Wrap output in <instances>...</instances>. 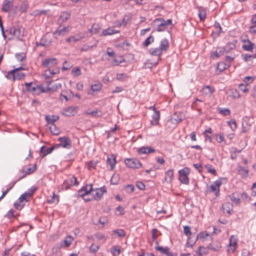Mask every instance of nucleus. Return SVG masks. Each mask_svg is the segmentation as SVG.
<instances>
[{
  "label": "nucleus",
  "mask_w": 256,
  "mask_h": 256,
  "mask_svg": "<svg viewBox=\"0 0 256 256\" xmlns=\"http://www.w3.org/2000/svg\"><path fill=\"white\" fill-rule=\"evenodd\" d=\"M32 83H25L26 90L30 92H34V91L35 90L36 86H32Z\"/></svg>",
  "instance_id": "obj_54"
},
{
  "label": "nucleus",
  "mask_w": 256,
  "mask_h": 256,
  "mask_svg": "<svg viewBox=\"0 0 256 256\" xmlns=\"http://www.w3.org/2000/svg\"><path fill=\"white\" fill-rule=\"evenodd\" d=\"M198 16L200 21H204L206 18V12L204 10H198Z\"/></svg>",
  "instance_id": "obj_50"
},
{
  "label": "nucleus",
  "mask_w": 256,
  "mask_h": 256,
  "mask_svg": "<svg viewBox=\"0 0 256 256\" xmlns=\"http://www.w3.org/2000/svg\"><path fill=\"white\" fill-rule=\"evenodd\" d=\"M36 169V164H34L32 168H30L26 170L25 172L24 170H20V172L22 173L23 174L22 176H20L18 180L17 181H18L20 180L21 179L24 178L26 175L27 174H30L32 173H33Z\"/></svg>",
  "instance_id": "obj_19"
},
{
  "label": "nucleus",
  "mask_w": 256,
  "mask_h": 256,
  "mask_svg": "<svg viewBox=\"0 0 256 256\" xmlns=\"http://www.w3.org/2000/svg\"><path fill=\"white\" fill-rule=\"evenodd\" d=\"M160 119V111H156L152 115V120L150 122V124L152 126H156L159 124Z\"/></svg>",
  "instance_id": "obj_21"
},
{
  "label": "nucleus",
  "mask_w": 256,
  "mask_h": 256,
  "mask_svg": "<svg viewBox=\"0 0 256 256\" xmlns=\"http://www.w3.org/2000/svg\"><path fill=\"white\" fill-rule=\"evenodd\" d=\"M28 8V4L27 1H23L20 8V10L22 12H25L27 11Z\"/></svg>",
  "instance_id": "obj_44"
},
{
  "label": "nucleus",
  "mask_w": 256,
  "mask_h": 256,
  "mask_svg": "<svg viewBox=\"0 0 256 256\" xmlns=\"http://www.w3.org/2000/svg\"><path fill=\"white\" fill-rule=\"evenodd\" d=\"M202 92L203 94L210 96L214 92V88L209 86H206L202 88Z\"/></svg>",
  "instance_id": "obj_24"
},
{
  "label": "nucleus",
  "mask_w": 256,
  "mask_h": 256,
  "mask_svg": "<svg viewBox=\"0 0 256 256\" xmlns=\"http://www.w3.org/2000/svg\"><path fill=\"white\" fill-rule=\"evenodd\" d=\"M24 35V28L20 26H14V36H16L18 40H22Z\"/></svg>",
  "instance_id": "obj_16"
},
{
  "label": "nucleus",
  "mask_w": 256,
  "mask_h": 256,
  "mask_svg": "<svg viewBox=\"0 0 256 256\" xmlns=\"http://www.w3.org/2000/svg\"><path fill=\"white\" fill-rule=\"evenodd\" d=\"M82 38H83V37L76 38L74 36H72L67 38L66 39V42H70L72 41L74 42H77L80 40Z\"/></svg>",
  "instance_id": "obj_58"
},
{
  "label": "nucleus",
  "mask_w": 256,
  "mask_h": 256,
  "mask_svg": "<svg viewBox=\"0 0 256 256\" xmlns=\"http://www.w3.org/2000/svg\"><path fill=\"white\" fill-rule=\"evenodd\" d=\"M124 190L128 193H132L134 190V186L132 184H128L125 186Z\"/></svg>",
  "instance_id": "obj_59"
},
{
  "label": "nucleus",
  "mask_w": 256,
  "mask_h": 256,
  "mask_svg": "<svg viewBox=\"0 0 256 256\" xmlns=\"http://www.w3.org/2000/svg\"><path fill=\"white\" fill-rule=\"evenodd\" d=\"M236 42L237 41L236 40H233L231 42L227 43L224 46L222 47L224 50L225 52L228 53L231 50L235 49Z\"/></svg>",
  "instance_id": "obj_20"
},
{
  "label": "nucleus",
  "mask_w": 256,
  "mask_h": 256,
  "mask_svg": "<svg viewBox=\"0 0 256 256\" xmlns=\"http://www.w3.org/2000/svg\"><path fill=\"white\" fill-rule=\"evenodd\" d=\"M172 120L174 122L178 124L181 122L183 120V118H182V116H178L176 113H174L172 116Z\"/></svg>",
  "instance_id": "obj_48"
},
{
  "label": "nucleus",
  "mask_w": 256,
  "mask_h": 256,
  "mask_svg": "<svg viewBox=\"0 0 256 256\" xmlns=\"http://www.w3.org/2000/svg\"><path fill=\"white\" fill-rule=\"evenodd\" d=\"M196 252L198 254L199 256H202L208 254V249L204 246H200L196 250Z\"/></svg>",
  "instance_id": "obj_39"
},
{
  "label": "nucleus",
  "mask_w": 256,
  "mask_h": 256,
  "mask_svg": "<svg viewBox=\"0 0 256 256\" xmlns=\"http://www.w3.org/2000/svg\"><path fill=\"white\" fill-rule=\"evenodd\" d=\"M174 176V172L172 170H169L165 172L164 180L167 182H171Z\"/></svg>",
  "instance_id": "obj_33"
},
{
  "label": "nucleus",
  "mask_w": 256,
  "mask_h": 256,
  "mask_svg": "<svg viewBox=\"0 0 256 256\" xmlns=\"http://www.w3.org/2000/svg\"><path fill=\"white\" fill-rule=\"evenodd\" d=\"M56 74V72H54L52 70H50V69H48L46 70L44 72V74L46 75V78H50V76L54 75Z\"/></svg>",
  "instance_id": "obj_64"
},
{
  "label": "nucleus",
  "mask_w": 256,
  "mask_h": 256,
  "mask_svg": "<svg viewBox=\"0 0 256 256\" xmlns=\"http://www.w3.org/2000/svg\"><path fill=\"white\" fill-rule=\"evenodd\" d=\"M70 18V14L66 12H64L60 16V20H61L62 22H64L66 20H68Z\"/></svg>",
  "instance_id": "obj_49"
},
{
  "label": "nucleus",
  "mask_w": 256,
  "mask_h": 256,
  "mask_svg": "<svg viewBox=\"0 0 256 256\" xmlns=\"http://www.w3.org/2000/svg\"><path fill=\"white\" fill-rule=\"evenodd\" d=\"M60 147V145L55 144L53 146L46 149L45 146H42L40 149V152L42 154V157L46 156L47 154H50L54 150Z\"/></svg>",
  "instance_id": "obj_13"
},
{
  "label": "nucleus",
  "mask_w": 256,
  "mask_h": 256,
  "mask_svg": "<svg viewBox=\"0 0 256 256\" xmlns=\"http://www.w3.org/2000/svg\"><path fill=\"white\" fill-rule=\"evenodd\" d=\"M36 190V188L32 187L26 192L21 194L14 204V208L18 210H21L24 206L25 204L29 201L30 198L32 196Z\"/></svg>",
  "instance_id": "obj_1"
},
{
  "label": "nucleus",
  "mask_w": 256,
  "mask_h": 256,
  "mask_svg": "<svg viewBox=\"0 0 256 256\" xmlns=\"http://www.w3.org/2000/svg\"><path fill=\"white\" fill-rule=\"evenodd\" d=\"M120 31L119 30H115L109 27L106 30H102V34H100V36H110L112 35L115 34L119 33Z\"/></svg>",
  "instance_id": "obj_25"
},
{
  "label": "nucleus",
  "mask_w": 256,
  "mask_h": 256,
  "mask_svg": "<svg viewBox=\"0 0 256 256\" xmlns=\"http://www.w3.org/2000/svg\"><path fill=\"white\" fill-rule=\"evenodd\" d=\"M242 56L245 62H248L252 58H256V54H243Z\"/></svg>",
  "instance_id": "obj_46"
},
{
  "label": "nucleus",
  "mask_w": 256,
  "mask_h": 256,
  "mask_svg": "<svg viewBox=\"0 0 256 256\" xmlns=\"http://www.w3.org/2000/svg\"><path fill=\"white\" fill-rule=\"evenodd\" d=\"M224 50L222 48H219L218 50L212 52L211 56L212 58H219L220 56L223 55L224 54L225 52Z\"/></svg>",
  "instance_id": "obj_35"
},
{
  "label": "nucleus",
  "mask_w": 256,
  "mask_h": 256,
  "mask_svg": "<svg viewBox=\"0 0 256 256\" xmlns=\"http://www.w3.org/2000/svg\"><path fill=\"white\" fill-rule=\"evenodd\" d=\"M154 22L158 23L156 30L158 32H163L167 28L168 26L172 24V20L168 19L166 20L162 18H158L154 20Z\"/></svg>",
  "instance_id": "obj_3"
},
{
  "label": "nucleus",
  "mask_w": 256,
  "mask_h": 256,
  "mask_svg": "<svg viewBox=\"0 0 256 256\" xmlns=\"http://www.w3.org/2000/svg\"><path fill=\"white\" fill-rule=\"evenodd\" d=\"M238 246V240L234 236H230L229 240V244L228 248V252L229 253L234 252Z\"/></svg>",
  "instance_id": "obj_9"
},
{
  "label": "nucleus",
  "mask_w": 256,
  "mask_h": 256,
  "mask_svg": "<svg viewBox=\"0 0 256 256\" xmlns=\"http://www.w3.org/2000/svg\"><path fill=\"white\" fill-rule=\"evenodd\" d=\"M156 150L152 147L142 146L138 150V152L140 154H148L155 152Z\"/></svg>",
  "instance_id": "obj_18"
},
{
  "label": "nucleus",
  "mask_w": 256,
  "mask_h": 256,
  "mask_svg": "<svg viewBox=\"0 0 256 256\" xmlns=\"http://www.w3.org/2000/svg\"><path fill=\"white\" fill-rule=\"evenodd\" d=\"M106 192V188L104 186L96 189L92 188L91 191L92 194V199L95 200H100L102 198L104 194Z\"/></svg>",
  "instance_id": "obj_6"
},
{
  "label": "nucleus",
  "mask_w": 256,
  "mask_h": 256,
  "mask_svg": "<svg viewBox=\"0 0 256 256\" xmlns=\"http://www.w3.org/2000/svg\"><path fill=\"white\" fill-rule=\"evenodd\" d=\"M116 164V157L113 155L110 156H108L107 157L106 164L110 166V169L112 170L114 169L115 164Z\"/></svg>",
  "instance_id": "obj_31"
},
{
  "label": "nucleus",
  "mask_w": 256,
  "mask_h": 256,
  "mask_svg": "<svg viewBox=\"0 0 256 256\" xmlns=\"http://www.w3.org/2000/svg\"><path fill=\"white\" fill-rule=\"evenodd\" d=\"M154 42V37L152 35H150L143 42L142 46L144 47H147Z\"/></svg>",
  "instance_id": "obj_42"
},
{
  "label": "nucleus",
  "mask_w": 256,
  "mask_h": 256,
  "mask_svg": "<svg viewBox=\"0 0 256 256\" xmlns=\"http://www.w3.org/2000/svg\"><path fill=\"white\" fill-rule=\"evenodd\" d=\"M72 241V238L68 236L66 237L65 239L62 240L60 244L62 246V247H68L71 244Z\"/></svg>",
  "instance_id": "obj_32"
},
{
  "label": "nucleus",
  "mask_w": 256,
  "mask_h": 256,
  "mask_svg": "<svg viewBox=\"0 0 256 256\" xmlns=\"http://www.w3.org/2000/svg\"><path fill=\"white\" fill-rule=\"evenodd\" d=\"M219 112L225 116H228L230 113V110L228 108H220Z\"/></svg>",
  "instance_id": "obj_60"
},
{
  "label": "nucleus",
  "mask_w": 256,
  "mask_h": 256,
  "mask_svg": "<svg viewBox=\"0 0 256 256\" xmlns=\"http://www.w3.org/2000/svg\"><path fill=\"white\" fill-rule=\"evenodd\" d=\"M230 200L234 203L238 204L240 203V198H236L234 196V194H232L230 196Z\"/></svg>",
  "instance_id": "obj_63"
},
{
  "label": "nucleus",
  "mask_w": 256,
  "mask_h": 256,
  "mask_svg": "<svg viewBox=\"0 0 256 256\" xmlns=\"http://www.w3.org/2000/svg\"><path fill=\"white\" fill-rule=\"evenodd\" d=\"M254 44L250 42L248 39H246V43L242 45V48L246 51H252Z\"/></svg>",
  "instance_id": "obj_29"
},
{
  "label": "nucleus",
  "mask_w": 256,
  "mask_h": 256,
  "mask_svg": "<svg viewBox=\"0 0 256 256\" xmlns=\"http://www.w3.org/2000/svg\"><path fill=\"white\" fill-rule=\"evenodd\" d=\"M68 31V28L64 27L61 29L58 28L54 32L53 34L54 36L56 38H57V36H64Z\"/></svg>",
  "instance_id": "obj_27"
},
{
  "label": "nucleus",
  "mask_w": 256,
  "mask_h": 256,
  "mask_svg": "<svg viewBox=\"0 0 256 256\" xmlns=\"http://www.w3.org/2000/svg\"><path fill=\"white\" fill-rule=\"evenodd\" d=\"M100 28L98 24H94L92 26L90 30V32L92 34H96L99 32Z\"/></svg>",
  "instance_id": "obj_47"
},
{
  "label": "nucleus",
  "mask_w": 256,
  "mask_h": 256,
  "mask_svg": "<svg viewBox=\"0 0 256 256\" xmlns=\"http://www.w3.org/2000/svg\"><path fill=\"white\" fill-rule=\"evenodd\" d=\"M155 248L157 250L160 252L162 254H166V253L168 252V250H169V248L168 247L164 248L158 246H156Z\"/></svg>",
  "instance_id": "obj_55"
},
{
  "label": "nucleus",
  "mask_w": 256,
  "mask_h": 256,
  "mask_svg": "<svg viewBox=\"0 0 256 256\" xmlns=\"http://www.w3.org/2000/svg\"><path fill=\"white\" fill-rule=\"evenodd\" d=\"M206 168L209 173L212 174L214 176L216 175V171L214 168H212V165L207 164L206 166Z\"/></svg>",
  "instance_id": "obj_53"
},
{
  "label": "nucleus",
  "mask_w": 256,
  "mask_h": 256,
  "mask_svg": "<svg viewBox=\"0 0 256 256\" xmlns=\"http://www.w3.org/2000/svg\"><path fill=\"white\" fill-rule=\"evenodd\" d=\"M58 140L60 142L58 144L60 146L67 149H70L72 148V140L66 136L60 137L58 138Z\"/></svg>",
  "instance_id": "obj_10"
},
{
  "label": "nucleus",
  "mask_w": 256,
  "mask_h": 256,
  "mask_svg": "<svg viewBox=\"0 0 256 256\" xmlns=\"http://www.w3.org/2000/svg\"><path fill=\"white\" fill-rule=\"evenodd\" d=\"M238 171L242 175V178H246L248 176V170L240 166H238Z\"/></svg>",
  "instance_id": "obj_37"
},
{
  "label": "nucleus",
  "mask_w": 256,
  "mask_h": 256,
  "mask_svg": "<svg viewBox=\"0 0 256 256\" xmlns=\"http://www.w3.org/2000/svg\"><path fill=\"white\" fill-rule=\"evenodd\" d=\"M222 184V181L220 180H217L215 181L214 184L210 185L206 191V192H214L215 196L218 197L219 196L220 192V188Z\"/></svg>",
  "instance_id": "obj_7"
},
{
  "label": "nucleus",
  "mask_w": 256,
  "mask_h": 256,
  "mask_svg": "<svg viewBox=\"0 0 256 256\" xmlns=\"http://www.w3.org/2000/svg\"><path fill=\"white\" fill-rule=\"evenodd\" d=\"M58 119L59 116L56 115H46V120L49 124H54V122L58 120Z\"/></svg>",
  "instance_id": "obj_28"
},
{
  "label": "nucleus",
  "mask_w": 256,
  "mask_h": 256,
  "mask_svg": "<svg viewBox=\"0 0 256 256\" xmlns=\"http://www.w3.org/2000/svg\"><path fill=\"white\" fill-rule=\"evenodd\" d=\"M124 163L126 166L133 169H138L142 166V164L140 162L134 158H126Z\"/></svg>",
  "instance_id": "obj_5"
},
{
  "label": "nucleus",
  "mask_w": 256,
  "mask_h": 256,
  "mask_svg": "<svg viewBox=\"0 0 256 256\" xmlns=\"http://www.w3.org/2000/svg\"><path fill=\"white\" fill-rule=\"evenodd\" d=\"M57 64V60L56 58H46L42 61V65L46 68H52Z\"/></svg>",
  "instance_id": "obj_11"
},
{
  "label": "nucleus",
  "mask_w": 256,
  "mask_h": 256,
  "mask_svg": "<svg viewBox=\"0 0 256 256\" xmlns=\"http://www.w3.org/2000/svg\"><path fill=\"white\" fill-rule=\"evenodd\" d=\"M163 52H166L169 48V42L167 38H162L160 42L158 47Z\"/></svg>",
  "instance_id": "obj_22"
},
{
  "label": "nucleus",
  "mask_w": 256,
  "mask_h": 256,
  "mask_svg": "<svg viewBox=\"0 0 256 256\" xmlns=\"http://www.w3.org/2000/svg\"><path fill=\"white\" fill-rule=\"evenodd\" d=\"M228 123L232 130L234 131L236 128V122L234 119H232L230 121L228 122Z\"/></svg>",
  "instance_id": "obj_57"
},
{
  "label": "nucleus",
  "mask_w": 256,
  "mask_h": 256,
  "mask_svg": "<svg viewBox=\"0 0 256 256\" xmlns=\"http://www.w3.org/2000/svg\"><path fill=\"white\" fill-rule=\"evenodd\" d=\"M184 234L188 237V240L187 241V245L190 247L192 246L195 243L196 240L194 242H190V238L189 236L192 234L191 231H190V228L188 226H184Z\"/></svg>",
  "instance_id": "obj_14"
},
{
  "label": "nucleus",
  "mask_w": 256,
  "mask_h": 256,
  "mask_svg": "<svg viewBox=\"0 0 256 256\" xmlns=\"http://www.w3.org/2000/svg\"><path fill=\"white\" fill-rule=\"evenodd\" d=\"M92 190V184H87L83 186L80 190H79L76 193L77 198H82L84 200L87 202L92 200V199H86L85 196H87Z\"/></svg>",
  "instance_id": "obj_2"
},
{
  "label": "nucleus",
  "mask_w": 256,
  "mask_h": 256,
  "mask_svg": "<svg viewBox=\"0 0 256 256\" xmlns=\"http://www.w3.org/2000/svg\"><path fill=\"white\" fill-rule=\"evenodd\" d=\"M163 52L159 48H151L149 50V53L154 56H160Z\"/></svg>",
  "instance_id": "obj_34"
},
{
  "label": "nucleus",
  "mask_w": 256,
  "mask_h": 256,
  "mask_svg": "<svg viewBox=\"0 0 256 256\" xmlns=\"http://www.w3.org/2000/svg\"><path fill=\"white\" fill-rule=\"evenodd\" d=\"M190 173V169L188 167H185L180 170L178 171L180 181L184 184H188L189 183V180L188 176Z\"/></svg>",
  "instance_id": "obj_4"
},
{
  "label": "nucleus",
  "mask_w": 256,
  "mask_h": 256,
  "mask_svg": "<svg viewBox=\"0 0 256 256\" xmlns=\"http://www.w3.org/2000/svg\"><path fill=\"white\" fill-rule=\"evenodd\" d=\"M50 130L54 135H58L60 132V130L56 126L55 124H50Z\"/></svg>",
  "instance_id": "obj_38"
},
{
  "label": "nucleus",
  "mask_w": 256,
  "mask_h": 256,
  "mask_svg": "<svg viewBox=\"0 0 256 256\" xmlns=\"http://www.w3.org/2000/svg\"><path fill=\"white\" fill-rule=\"evenodd\" d=\"M46 37H42L40 42L36 43V46H46L48 45V43H46V42H45Z\"/></svg>",
  "instance_id": "obj_61"
},
{
  "label": "nucleus",
  "mask_w": 256,
  "mask_h": 256,
  "mask_svg": "<svg viewBox=\"0 0 256 256\" xmlns=\"http://www.w3.org/2000/svg\"><path fill=\"white\" fill-rule=\"evenodd\" d=\"M209 236H210V234L208 233L206 231H203V232H200V234L197 235L196 240L198 238L204 239V238H206V237Z\"/></svg>",
  "instance_id": "obj_51"
},
{
  "label": "nucleus",
  "mask_w": 256,
  "mask_h": 256,
  "mask_svg": "<svg viewBox=\"0 0 256 256\" xmlns=\"http://www.w3.org/2000/svg\"><path fill=\"white\" fill-rule=\"evenodd\" d=\"M16 70L14 69L9 71L6 75V77L8 80H16Z\"/></svg>",
  "instance_id": "obj_43"
},
{
  "label": "nucleus",
  "mask_w": 256,
  "mask_h": 256,
  "mask_svg": "<svg viewBox=\"0 0 256 256\" xmlns=\"http://www.w3.org/2000/svg\"><path fill=\"white\" fill-rule=\"evenodd\" d=\"M64 183L68 185V186H66V188L72 186H77L78 184L77 178L75 176H72L68 180H66Z\"/></svg>",
  "instance_id": "obj_26"
},
{
  "label": "nucleus",
  "mask_w": 256,
  "mask_h": 256,
  "mask_svg": "<svg viewBox=\"0 0 256 256\" xmlns=\"http://www.w3.org/2000/svg\"><path fill=\"white\" fill-rule=\"evenodd\" d=\"M224 212H226L229 214H231L233 212L232 205L228 202L224 203L222 206Z\"/></svg>",
  "instance_id": "obj_23"
},
{
  "label": "nucleus",
  "mask_w": 256,
  "mask_h": 256,
  "mask_svg": "<svg viewBox=\"0 0 256 256\" xmlns=\"http://www.w3.org/2000/svg\"><path fill=\"white\" fill-rule=\"evenodd\" d=\"M222 248L220 242L214 241L208 246V248L214 252L218 251Z\"/></svg>",
  "instance_id": "obj_15"
},
{
  "label": "nucleus",
  "mask_w": 256,
  "mask_h": 256,
  "mask_svg": "<svg viewBox=\"0 0 256 256\" xmlns=\"http://www.w3.org/2000/svg\"><path fill=\"white\" fill-rule=\"evenodd\" d=\"M77 106H68L64 110L62 114L68 117L74 116L77 112Z\"/></svg>",
  "instance_id": "obj_12"
},
{
  "label": "nucleus",
  "mask_w": 256,
  "mask_h": 256,
  "mask_svg": "<svg viewBox=\"0 0 256 256\" xmlns=\"http://www.w3.org/2000/svg\"><path fill=\"white\" fill-rule=\"evenodd\" d=\"M16 74V80H21L25 76V74L23 72L17 71L15 72Z\"/></svg>",
  "instance_id": "obj_62"
},
{
  "label": "nucleus",
  "mask_w": 256,
  "mask_h": 256,
  "mask_svg": "<svg viewBox=\"0 0 256 256\" xmlns=\"http://www.w3.org/2000/svg\"><path fill=\"white\" fill-rule=\"evenodd\" d=\"M116 78L120 82H125L127 80L128 76L125 73H120L116 74Z\"/></svg>",
  "instance_id": "obj_41"
},
{
  "label": "nucleus",
  "mask_w": 256,
  "mask_h": 256,
  "mask_svg": "<svg viewBox=\"0 0 256 256\" xmlns=\"http://www.w3.org/2000/svg\"><path fill=\"white\" fill-rule=\"evenodd\" d=\"M112 232L113 234H117L118 236L120 238L125 236L126 234L124 230L121 228L114 230Z\"/></svg>",
  "instance_id": "obj_40"
},
{
  "label": "nucleus",
  "mask_w": 256,
  "mask_h": 256,
  "mask_svg": "<svg viewBox=\"0 0 256 256\" xmlns=\"http://www.w3.org/2000/svg\"><path fill=\"white\" fill-rule=\"evenodd\" d=\"M110 252L112 256H118L121 252L120 246H114L110 249Z\"/></svg>",
  "instance_id": "obj_36"
},
{
  "label": "nucleus",
  "mask_w": 256,
  "mask_h": 256,
  "mask_svg": "<svg viewBox=\"0 0 256 256\" xmlns=\"http://www.w3.org/2000/svg\"><path fill=\"white\" fill-rule=\"evenodd\" d=\"M15 56L18 62H22L26 58V54L23 52L16 54Z\"/></svg>",
  "instance_id": "obj_56"
},
{
  "label": "nucleus",
  "mask_w": 256,
  "mask_h": 256,
  "mask_svg": "<svg viewBox=\"0 0 256 256\" xmlns=\"http://www.w3.org/2000/svg\"><path fill=\"white\" fill-rule=\"evenodd\" d=\"M102 85L100 82L92 84L90 86V90L94 92H98L102 88Z\"/></svg>",
  "instance_id": "obj_45"
},
{
  "label": "nucleus",
  "mask_w": 256,
  "mask_h": 256,
  "mask_svg": "<svg viewBox=\"0 0 256 256\" xmlns=\"http://www.w3.org/2000/svg\"><path fill=\"white\" fill-rule=\"evenodd\" d=\"M62 248V246L60 244H56L52 248V254L53 256H61V252L60 248Z\"/></svg>",
  "instance_id": "obj_30"
},
{
  "label": "nucleus",
  "mask_w": 256,
  "mask_h": 256,
  "mask_svg": "<svg viewBox=\"0 0 256 256\" xmlns=\"http://www.w3.org/2000/svg\"><path fill=\"white\" fill-rule=\"evenodd\" d=\"M14 0H4L2 5V10L5 12H9L12 6Z\"/></svg>",
  "instance_id": "obj_17"
},
{
  "label": "nucleus",
  "mask_w": 256,
  "mask_h": 256,
  "mask_svg": "<svg viewBox=\"0 0 256 256\" xmlns=\"http://www.w3.org/2000/svg\"><path fill=\"white\" fill-rule=\"evenodd\" d=\"M72 74L74 76H78L81 75L82 72L80 68L75 67L72 70Z\"/></svg>",
  "instance_id": "obj_52"
},
{
  "label": "nucleus",
  "mask_w": 256,
  "mask_h": 256,
  "mask_svg": "<svg viewBox=\"0 0 256 256\" xmlns=\"http://www.w3.org/2000/svg\"><path fill=\"white\" fill-rule=\"evenodd\" d=\"M48 86L46 88H44L42 86L37 85L36 86L35 90L34 91L33 94H38L42 92H48L50 90L55 91L56 90L58 86H56L55 88H50L48 86L50 84V82H47Z\"/></svg>",
  "instance_id": "obj_8"
}]
</instances>
